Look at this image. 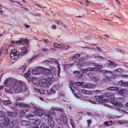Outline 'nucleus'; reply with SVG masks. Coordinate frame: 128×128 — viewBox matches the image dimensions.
Segmentation results:
<instances>
[{
    "instance_id": "nucleus-39",
    "label": "nucleus",
    "mask_w": 128,
    "mask_h": 128,
    "mask_svg": "<svg viewBox=\"0 0 128 128\" xmlns=\"http://www.w3.org/2000/svg\"><path fill=\"white\" fill-rule=\"evenodd\" d=\"M49 113L52 115L55 116L56 115V113L52 110H50L49 111Z\"/></svg>"
},
{
    "instance_id": "nucleus-2",
    "label": "nucleus",
    "mask_w": 128,
    "mask_h": 128,
    "mask_svg": "<svg viewBox=\"0 0 128 128\" xmlns=\"http://www.w3.org/2000/svg\"><path fill=\"white\" fill-rule=\"evenodd\" d=\"M105 96L107 98L112 100L111 102L115 106H122V104L120 102H117V100L114 98V94L110 92H106L105 94Z\"/></svg>"
},
{
    "instance_id": "nucleus-43",
    "label": "nucleus",
    "mask_w": 128,
    "mask_h": 128,
    "mask_svg": "<svg viewBox=\"0 0 128 128\" xmlns=\"http://www.w3.org/2000/svg\"><path fill=\"white\" fill-rule=\"evenodd\" d=\"M60 66H58L57 68H58V77H60V68L59 67Z\"/></svg>"
},
{
    "instance_id": "nucleus-44",
    "label": "nucleus",
    "mask_w": 128,
    "mask_h": 128,
    "mask_svg": "<svg viewBox=\"0 0 128 128\" xmlns=\"http://www.w3.org/2000/svg\"><path fill=\"white\" fill-rule=\"evenodd\" d=\"M65 48L64 45L63 44H59L58 48L60 49L64 48Z\"/></svg>"
},
{
    "instance_id": "nucleus-52",
    "label": "nucleus",
    "mask_w": 128,
    "mask_h": 128,
    "mask_svg": "<svg viewBox=\"0 0 128 128\" xmlns=\"http://www.w3.org/2000/svg\"><path fill=\"white\" fill-rule=\"evenodd\" d=\"M37 57V56H34V57H33L32 58L30 59V60H28V62L29 63H30V62H31L32 60H34V59H35L36 58V57Z\"/></svg>"
},
{
    "instance_id": "nucleus-36",
    "label": "nucleus",
    "mask_w": 128,
    "mask_h": 128,
    "mask_svg": "<svg viewBox=\"0 0 128 128\" xmlns=\"http://www.w3.org/2000/svg\"><path fill=\"white\" fill-rule=\"evenodd\" d=\"M122 69L121 68H119L114 70V73L117 72H120L121 73L122 72Z\"/></svg>"
},
{
    "instance_id": "nucleus-18",
    "label": "nucleus",
    "mask_w": 128,
    "mask_h": 128,
    "mask_svg": "<svg viewBox=\"0 0 128 128\" xmlns=\"http://www.w3.org/2000/svg\"><path fill=\"white\" fill-rule=\"evenodd\" d=\"M17 114L18 113L16 112H10L8 113V116L13 118L16 117Z\"/></svg>"
},
{
    "instance_id": "nucleus-54",
    "label": "nucleus",
    "mask_w": 128,
    "mask_h": 128,
    "mask_svg": "<svg viewBox=\"0 0 128 128\" xmlns=\"http://www.w3.org/2000/svg\"><path fill=\"white\" fill-rule=\"evenodd\" d=\"M92 80L94 81H96L98 80L96 78L95 76H92L91 77Z\"/></svg>"
},
{
    "instance_id": "nucleus-27",
    "label": "nucleus",
    "mask_w": 128,
    "mask_h": 128,
    "mask_svg": "<svg viewBox=\"0 0 128 128\" xmlns=\"http://www.w3.org/2000/svg\"><path fill=\"white\" fill-rule=\"evenodd\" d=\"M13 90L12 87L10 88H6L5 92H9L11 94L12 93V90Z\"/></svg>"
},
{
    "instance_id": "nucleus-29",
    "label": "nucleus",
    "mask_w": 128,
    "mask_h": 128,
    "mask_svg": "<svg viewBox=\"0 0 128 128\" xmlns=\"http://www.w3.org/2000/svg\"><path fill=\"white\" fill-rule=\"evenodd\" d=\"M59 86V84H57L54 85L52 88V89H54V90L56 91L58 89Z\"/></svg>"
},
{
    "instance_id": "nucleus-15",
    "label": "nucleus",
    "mask_w": 128,
    "mask_h": 128,
    "mask_svg": "<svg viewBox=\"0 0 128 128\" xmlns=\"http://www.w3.org/2000/svg\"><path fill=\"white\" fill-rule=\"evenodd\" d=\"M30 71L29 70L28 72L24 74V76L25 78H26L29 82H30Z\"/></svg>"
},
{
    "instance_id": "nucleus-17",
    "label": "nucleus",
    "mask_w": 128,
    "mask_h": 128,
    "mask_svg": "<svg viewBox=\"0 0 128 128\" xmlns=\"http://www.w3.org/2000/svg\"><path fill=\"white\" fill-rule=\"evenodd\" d=\"M118 84L121 86L127 87L128 88V82H124L121 80L118 82Z\"/></svg>"
},
{
    "instance_id": "nucleus-55",
    "label": "nucleus",
    "mask_w": 128,
    "mask_h": 128,
    "mask_svg": "<svg viewBox=\"0 0 128 128\" xmlns=\"http://www.w3.org/2000/svg\"><path fill=\"white\" fill-rule=\"evenodd\" d=\"M9 125L10 128H12L14 127V124L13 122H11L10 123Z\"/></svg>"
},
{
    "instance_id": "nucleus-21",
    "label": "nucleus",
    "mask_w": 128,
    "mask_h": 128,
    "mask_svg": "<svg viewBox=\"0 0 128 128\" xmlns=\"http://www.w3.org/2000/svg\"><path fill=\"white\" fill-rule=\"evenodd\" d=\"M40 69L38 68H35L34 70H32V73L36 75L39 74L40 72Z\"/></svg>"
},
{
    "instance_id": "nucleus-1",
    "label": "nucleus",
    "mask_w": 128,
    "mask_h": 128,
    "mask_svg": "<svg viewBox=\"0 0 128 128\" xmlns=\"http://www.w3.org/2000/svg\"><path fill=\"white\" fill-rule=\"evenodd\" d=\"M12 87L16 93L19 92L22 90L26 91L27 90V86L21 81L14 82Z\"/></svg>"
},
{
    "instance_id": "nucleus-46",
    "label": "nucleus",
    "mask_w": 128,
    "mask_h": 128,
    "mask_svg": "<svg viewBox=\"0 0 128 128\" xmlns=\"http://www.w3.org/2000/svg\"><path fill=\"white\" fill-rule=\"evenodd\" d=\"M34 115L32 114H26V117L27 118H29L31 117L34 116Z\"/></svg>"
},
{
    "instance_id": "nucleus-60",
    "label": "nucleus",
    "mask_w": 128,
    "mask_h": 128,
    "mask_svg": "<svg viewBox=\"0 0 128 128\" xmlns=\"http://www.w3.org/2000/svg\"><path fill=\"white\" fill-rule=\"evenodd\" d=\"M54 62L55 63L57 64L58 65V66H60V65L59 64V62L58 61V60H54Z\"/></svg>"
},
{
    "instance_id": "nucleus-5",
    "label": "nucleus",
    "mask_w": 128,
    "mask_h": 128,
    "mask_svg": "<svg viewBox=\"0 0 128 128\" xmlns=\"http://www.w3.org/2000/svg\"><path fill=\"white\" fill-rule=\"evenodd\" d=\"M11 43L12 44H14L15 45H26L29 44L28 41V39H24L23 38H21L18 40L16 41L12 40Z\"/></svg>"
},
{
    "instance_id": "nucleus-30",
    "label": "nucleus",
    "mask_w": 128,
    "mask_h": 128,
    "mask_svg": "<svg viewBox=\"0 0 128 128\" xmlns=\"http://www.w3.org/2000/svg\"><path fill=\"white\" fill-rule=\"evenodd\" d=\"M88 88H93L96 87V85L95 84L92 83H88Z\"/></svg>"
},
{
    "instance_id": "nucleus-40",
    "label": "nucleus",
    "mask_w": 128,
    "mask_h": 128,
    "mask_svg": "<svg viewBox=\"0 0 128 128\" xmlns=\"http://www.w3.org/2000/svg\"><path fill=\"white\" fill-rule=\"evenodd\" d=\"M26 65H24L22 66L20 68V70L23 69L22 72H24L26 70Z\"/></svg>"
},
{
    "instance_id": "nucleus-12",
    "label": "nucleus",
    "mask_w": 128,
    "mask_h": 128,
    "mask_svg": "<svg viewBox=\"0 0 128 128\" xmlns=\"http://www.w3.org/2000/svg\"><path fill=\"white\" fill-rule=\"evenodd\" d=\"M14 82V80L13 79L8 78L4 81V83L5 86H8L10 85Z\"/></svg>"
},
{
    "instance_id": "nucleus-19",
    "label": "nucleus",
    "mask_w": 128,
    "mask_h": 128,
    "mask_svg": "<svg viewBox=\"0 0 128 128\" xmlns=\"http://www.w3.org/2000/svg\"><path fill=\"white\" fill-rule=\"evenodd\" d=\"M20 125L22 126H30V124L28 121L24 120L21 122Z\"/></svg>"
},
{
    "instance_id": "nucleus-10",
    "label": "nucleus",
    "mask_w": 128,
    "mask_h": 128,
    "mask_svg": "<svg viewBox=\"0 0 128 128\" xmlns=\"http://www.w3.org/2000/svg\"><path fill=\"white\" fill-rule=\"evenodd\" d=\"M45 116L48 118V120L50 126L51 128L54 127V122L52 120V116L48 114H46Z\"/></svg>"
},
{
    "instance_id": "nucleus-4",
    "label": "nucleus",
    "mask_w": 128,
    "mask_h": 128,
    "mask_svg": "<svg viewBox=\"0 0 128 128\" xmlns=\"http://www.w3.org/2000/svg\"><path fill=\"white\" fill-rule=\"evenodd\" d=\"M102 73L105 76H106L109 78H116L118 76L117 75L114 74L111 71L106 70H103L102 71Z\"/></svg>"
},
{
    "instance_id": "nucleus-16",
    "label": "nucleus",
    "mask_w": 128,
    "mask_h": 128,
    "mask_svg": "<svg viewBox=\"0 0 128 128\" xmlns=\"http://www.w3.org/2000/svg\"><path fill=\"white\" fill-rule=\"evenodd\" d=\"M127 92V91L125 89H122L119 90L118 91V92L121 95L124 96L126 95V93Z\"/></svg>"
},
{
    "instance_id": "nucleus-33",
    "label": "nucleus",
    "mask_w": 128,
    "mask_h": 128,
    "mask_svg": "<svg viewBox=\"0 0 128 128\" xmlns=\"http://www.w3.org/2000/svg\"><path fill=\"white\" fill-rule=\"evenodd\" d=\"M96 68H86V72L94 71Z\"/></svg>"
},
{
    "instance_id": "nucleus-37",
    "label": "nucleus",
    "mask_w": 128,
    "mask_h": 128,
    "mask_svg": "<svg viewBox=\"0 0 128 128\" xmlns=\"http://www.w3.org/2000/svg\"><path fill=\"white\" fill-rule=\"evenodd\" d=\"M56 91L51 88L50 90L49 93L51 94H54L56 93Z\"/></svg>"
},
{
    "instance_id": "nucleus-38",
    "label": "nucleus",
    "mask_w": 128,
    "mask_h": 128,
    "mask_svg": "<svg viewBox=\"0 0 128 128\" xmlns=\"http://www.w3.org/2000/svg\"><path fill=\"white\" fill-rule=\"evenodd\" d=\"M76 85L78 86H82L83 84L82 82H75Z\"/></svg>"
},
{
    "instance_id": "nucleus-50",
    "label": "nucleus",
    "mask_w": 128,
    "mask_h": 128,
    "mask_svg": "<svg viewBox=\"0 0 128 128\" xmlns=\"http://www.w3.org/2000/svg\"><path fill=\"white\" fill-rule=\"evenodd\" d=\"M88 123V127H89L91 124V119L90 120H88L87 121Z\"/></svg>"
},
{
    "instance_id": "nucleus-41",
    "label": "nucleus",
    "mask_w": 128,
    "mask_h": 128,
    "mask_svg": "<svg viewBox=\"0 0 128 128\" xmlns=\"http://www.w3.org/2000/svg\"><path fill=\"white\" fill-rule=\"evenodd\" d=\"M47 126L44 123H42L40 126V128H46Z\"/></svg>"
},
{
    "instance_id": "nucleus-32",
    "label": "nucleus",
    "mask_w": 128,
    "mask_h": 128,
    "mask_svg": "<svg viewBox=\"0 0 128 128\" xmlns=\"http://www.w3.org/2000/svg\"><path fill=\"white\" fill-rule=\"evenodd\" d=\"M4 104L5 105H8L12 104V102L9 100H5L4 101Z\"/></svg>"
},
{
    "instance_id": "nucleus-42",
    "label": "nucleus",
    "mask_w": 128,
    "mask_h": 128,
    "mask_svg": "<svg viewBox=\"0 0 128 128\" xmlns=\"http://www.w3.org/2000/svg\"><path fill=\"white\" fill-rule=\"evenodd\" d=\"M42 92L44 94L47 95L48 93V90H42Z\"/></svg>"
},
{
    "instance_id": "nucleus-51",
    "label": "nucleus",
    "mask_w": 128,
    "mask_h": 128,
    "mask_svg": "<svg viewBox=\"0 0 128 128\" xmlns=\"http://www.w3.org/2000/svg\"><path fill=\"white\" fill-rule=\"evenodd\" d=\"M2 51L3 50V52L5 54H7L8 53V50L7 48L4 50H1Z\"/></svg>"
},
{
    "instance_id": "nucleus-61",
    "label": "nucleus",
    "mask_w": 128,
    "mask_h": 128,
    "mask_svg": "<svg viewBox=\"0 0 128 128\" xmlns=\"http://www.w3.org/2000/svg\"><path fill=\"white\" fill-rule=\"evenodd\" d=\"M81 71L84 74L86 73L87 72L86 68L84 69H82V70H81Z\"/></svg>"
},
{
    "instance_id": "nucleus-34",
    "label": "nucleus",
    "mask_w": 128,
    "mask_h": 128,
    "mask_svg": "<svg viewBox=\"0 0 128 128\" xmlns=\"http://www.w3.org/2000/svg\"><path fill=\"white\" fill-rule=\"evenodd\" d=\"M41 122L40 120V119L37 120H36L34 124L37 126L40 124Z\"/></svg>"
},
{
    "instance_id": "nucleus-3",
    "label": "nucleus",
    "mask_w": 128,
    "mask_h": 128,
    "mask_svg": "<svg viewBox=\"0 0 128 128\" xmlns=\"http://www.w3.org/2000/svg\"><path fill=\"white\" fill-rule=\"evenodd\" d=\"M10 120L8 118L3 116H0V128L3 126L6 127L9 124Z\"/></svg>"
},
{
    "instance_id": "nucleus-57",
    "label": "nucleus",
    "mask_w": 128,
    "mask_h": 128,
    "mask_svg": "<svg viewBox=\"0 0 128 128\" xmlns=\"http://www.w3.org/2000/svg\"><path fill=\"white\" fill-rule=\"evenodd\" d=\"M40 82V80H39L38 79H36V82L37 83V84H36V85L39 86L40 84L39 83V82Z\"/></svg>"
},
{
    "instance_id": "nucleus-7",
    "label": "nucleus",
    "mask_w": 128,
    "mask_h": 128,
    "mask_svg": "<svg viewBox=\"0 0 128 128\" xmlns=\"http://www.w3.org/2000/svg\"><path fill=\"white\" fill-rule=\"evenodd\" d=\"M39 86L43 87H48L51 84V83L47 79H42L40 80Z\"/></svg>"
},
{
    "instance_id": "nucleus-13",
    "label": "nucleus",
    "mask_w": 128,
    "mask_h": 128,
    "mask_svg": "<svg viewBox=\"0 0 128 128\" xmlns=\"http://www.w3.org/2000/svg\"><path fill=\"white\" fill-rule=\"evenodd\" d=\"M22 51L20 54V55L21 56H24L26 54H27L28 52V48L26 46H23L21 48Z\"/></svg>"
},
{
    "instance_id": "nucleus-56",
    "label": "nucleus",
    "mask_w": 128,
    "mask_h": 128,
    "mask_svg": "<svg viewBox=\"0 0 128 128\" xmlns=\"http://www.w3.org/2000/svg\"><path fill=\"white\" fill-rule=\"evenodd\" d=\"M88 83L85 84L83 85L82 87L84 88H88Z\"/></svg>"
},
{
    "instance_id": "nucleus-48",
    "label": "nucleus",
    "mask_w": 128,
    "mask_h": 128,
    "mask_svg": "<svg viewBox=\"0 0 128 128\" xmlns=\"http://www.w3.org/2000/svg\"><path fill=\"white\" fill-rule=\"evenodd\" d=\"M55 22L58 25L62 24V22L61 20L56 21Z\"/></svg>"
},
{
    "instance_id": "nucleus-49",
    "label": "nucleus",
    "mask_w": 128,
    "mask_h": 128,
    "mask_svg": "<svg viewBox=\"0 0 128 128\" xmlns=\"http://www.w3.org/2000/svg\"><path fill=\"white\" fill-rule=\"evenodd\" d=\"M44 62H45L46 64H51L52 63V61L47 60H45L44 61Z\"/></svg>"
},
{
    "instance_id": "nucleus-24",
    "label": "nucleus",
    "mask_w": 128,
    "mask_h": 128,
    "mask_svg": "<svg viewBox=\"0 0 128 128\" xmlns=\"http://www.w3.org/2000/svg\"><path fill=\"white\" fill-rule=\"evenodd\" d=\"M117 122L120 124H128V121L125 120H118Z\"/></svg>"
},
{
    "instance_id": "nucleus-22",
    "label": "nucleus",
    "mask_w": 128,
    "mask_h": 128,
    "mask_svg": "<svg viewBox=\"0 0 128 128\" xmlns=\"http://www.w3.org/2000/svg\"><path fill=\"white\" fill-rule=\"evenodd\" d=\"M51 70L50 69L45 68L42 70V73L44 74H47L51 73Z\"/></svg>"
},
{
    "instance_id": "nucleus-8",
    "label": "nucleus",
    "mask_w": 128,
    "mask_h": 128,
    "mask_svg": "<svg viewBox=\"0 0 128 128\" xmlns=\"http://www.w3.org/2000/svg\"><path fill=\"white\" fill-rule=\"evenodd\" d=\"M33 109L35 110L34 112V114L37 116L40 117L43 115V113L42 109L38 107L35 106L33 107Z\"/></svg>"
},
{
    "instance_id": "nucleus-62",
    "label": "nucleus",
    "mask_w": 128,
    "mask_h": 128,
    "mask_svg": "<svg viewBox=\"0 0 128 128\" xmlns=\"http://www.w3.org/2000/svg\"><path fill=\"white\" fill-rule=\"evenodd\" d=\"M94 115L96 117H98L99 116V115L98 113L97 112H95L94 113Z\"/></svg>"
},
{
    "instance_id": "nucleus-6",
    "label": "nucleus",
    "mask_w": 128,
    "mask_h": 128,
    "mask_svg": "<svg viewBox=\"0 0 128 128\" xmlns=\"http://www.w3.org/2000/svg\"><path fill=\"white\" fill-rule=\"evenodd\" d=\"M20 55L19 52H17L15 49H12L11 51L10 56L12 60H16L19 58V56Z\"/></svg>"
},
{
    "instance_id": "nucleus-20",
    "label": "nucleus",
    "mask_w": 128,
    "mask_h": 128,
    "mask_svg": "<svg viewBox=\"0 0 128 128\" xmlns=\"http://www.w3.org/2000/svg\"><path fill=\"white\" fill-rule=\"evenodd\" d=\"M28 110L26 109L20 110L19 112V114L20 118H22L26 112Z\"/></svg>"
},
{
    "instance_id": "nucleus-14",
    "label": "nucleus",
    "mask_w": 128,
    "mask_h": 128,
    "mask_svg": "<svg viewBox=\"0 0 128 128\" xmlns=\"http://www.w3.org/2000/svg\"><path fill=\"white\" fill-rule=\"evenodd\" d=\"M60 118L64 123L66 124L67 122L68 118L66 115L62 114L60 116Z\"/></svg>"
},
{
    "instance_id": "nucleus-11",
    "label": "nucleus",
    "mask_w": 128,
    "mask_h": 128,
    "mask_svg": "<svg viewBox=\"0 0 128 128\" xmlns=\"http://www.w3.org/2000/svg\"><path fill=\"white\" fill-rule=\"evenodd\" d=\"M15 106H18L20 107L26 108L28 109H30L31 108L29 105L24 102H16L15 103Z\"/></svg>"
},
{
    "instance_id": "nucleus-31",
    "label": "nucleus",
    "mask_w": 128,
    "mask_h": 128,
    "mask_svg": "<svg viewBox=\"0 0 128 128\" xmlns=\"http://www.w3.org/2000/svg\"><path fill=\"white\" fill-rule=\"evenodd\" d=\"M48 81L49 80L51 82H54L56 81V79L53 77H49L48 78Z\"/></svg>"
},
{
    "instance_id": "nucleus-9",
    "label": "nucleus",
    "mask_w": 128,
    "mask_h": 128,
    "mask_svg": "<svg viewBox=\"0 0 128 128\" xmlns=\"http://www.w3.org/2000/svg\"><path fill=\"white\" fill-rule=\"evenodd\" d=\"M96 101L100 103L107 102L109 101L108 99H103V96H95Z\"/></svg>"
},
{
    "instance_id": "nucleus-45",
    "label": "nucleus",
    "mask_w": 128,
    "mask_h": 128,
    "mask_svg": "<svg viewBox=\"0 0 128 128\" xmlns=\"http://www.w3.org/2000/svg\"><path fill=\"white\" fill-rule=\"evenodd\" d=\"M109 80L108 78H103L102 80V82H109Z\"/></svg>"
},
{
    "instance_id": "nucleus-59",
    "label": "nucleus",
    "mask_w": 128,
    "mask_h": 128,
    "mask_svg": "<svg viewBox=\"0 0 128 128\" xmlns=\"http://www.w3.org/2000/svg\"><path fill=\"white\" fill-rule=\"evenodd\" d=\"M54 46L55 48H58V46L59 44L56 43H54Z\"/></svg>"
},
{
    "instance_id": "nucleus-23",
    "label": "nucleus",
    "mask_w": 128,
    "mask_h": 128,
    "mask_svg": "<svg viewBox=\"0 0 128 128\" xmlns=\"http://www.w3.org/2000/svg\"><path fill=\"white\" fill-rule=\"evenodd\" d=\"M109 61H110V62L108 64V66L109 67H111L112 68H113L116 66H117V64H116L115 62L112 61H110L109 60H108Z\"/></svg>"
},
{
    "instance_id": "nucleus-25",
    "label": "nucleus",
    "mask_w": 128,
    "mask_h": 128,
    "mask_svg": "<svg viewBox=\"0 0 128 128\" xmlns=\"http://www.w3.org/2000/svg\"><path fill=\"white\" fill-rule=\"evenodd\" d=\"M108 90L112 91H115L118 90V87L115 86H111L108 88Z\"/></svg>"
},
{
    "instance_id": "nucleus-53",
    "label": "nucleus",
    "mask_w": 128,
    "mask_h": 128,
    "mask_svg": "<svg viewBox=\"0 0 128 128\" xmlns=\"http://www.w3.org/2000/svg\"><path fill=\"white\" fill-rule=\"evenodd\" d=\"M94 74L92 72H89L87 74V76L90 77L93 76Z\"/></svg>"
},
{
    "instance_id": "nucleus-58",
    "label": "nucleus",
    "mask_w": 128,
    "mask_h": 128,
    "mask_svg": "<svg viewBox=\"0 0 128 128\" xmlns=\"http://www.w3.org/2000/svg\"><path fill=\"white\" fill-rule=\"evenodd\" d=\"M35 90L37 92H39L40 93V94H42V92H41V90H40L39 89H37L36 88H35Z\"/></svg>"
},
{
    "instance_id": "nucleus-35",
    "label": "nucleus",
    "mask_w": 128,
    "mask_h": 128,
    "mask_svg": "<svg viewBox=\"0 0 128 128\" xmlns=\"http://www.w3.org/2000/svg\"><path fill=\"white\" fill-rule=\"evenodd\" d=\"M94 57L96 59L102 60V58H104L101 56H97L96 54L94 55Z\"/></svg>"
},
{
    "instance_id": "nucleus-47",
    "label": "nucleus",
    "mask_w": 128,
    "mask_h": 128,
    "mask_svg": "<svg viewBox=\"0 0 128 128\" xmlns=\"http://www.w3.org/2000/svg\"><path fill=\"white\" fill-rule=\"evenodd\" d=\"M36 120L34 119H30V122L32 124H34Z\"/></svg>"
},
{
    "instance_id": "nucleus-64",
    "label": "nucleus",
    "mask_w": 128,
    "mask_h": 128,
    "mask_svg": "<svg viewBox=\"0 0 128 128\" xmlns=\"http://www.w3.org/2000/svg\"><path fill=\"white\" fill-rule=\"evenodd\" d=\"M56 121L57 122L58 124H60L61 122V121L59 119H56Z\"/></svg>"
},
{
    "instance_id": "nucleus-28",
    "label": "nucleus",
    "mask_w": 128,
    "mask_h": 128,
    "mask_svg": "<svg viewBox=\"0 0 128 128\" xmlns=\"http://www.w3.org/2000/svg\"><path fill=\"white\" fill-rule=\"evenodd\" d=\"M52 110H54L58 111H59L61 112H62V113H63V109L61 108H60L59 109L58 108H54V107H52Z\"/></svg>"
},
{
    "instance_id": "nucleus-26",
    "label": "nucleus",
    "mask_w": 128,
    "mask_h": 128,
    "mask_svg": "<svg viewBox=\"0 0 128 128\" xmlns=\"http://www.w3.org/2000/svg\"><path fill=\"white\" fill-rule=\"evenodd\" d=\"M116 106V107H115V109H116L118 111H120V112H126L127 113L125 110L120 109V107L121 108L122 107H123V105H122V106Z\"/></svg>"
},
{
    "instance_id": "nucleus-63",
    "label": "nucleus",
    "mask_w": 128,
    "mask_h": 128,
    "mask_svg": "<svg viewBox=\"0 0 128 128\" xmlns=\"http://www.w3.org/2000/svg\"><path fill=\"white\" fill-rule=\"evenodd\" d=\"M89 102H91L93 104H96V102H94V101H93L92 100H89Z\"/></svg>"
}]
</instances>
